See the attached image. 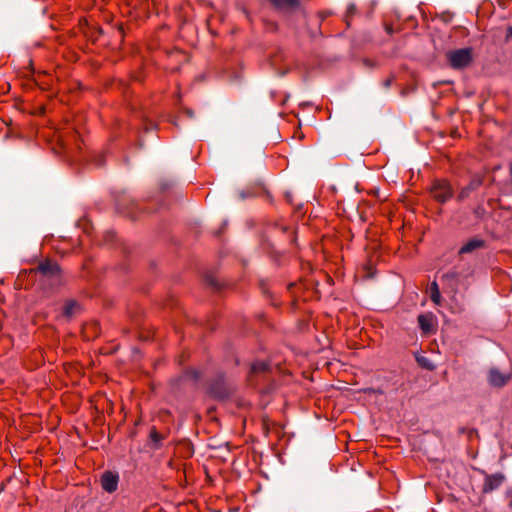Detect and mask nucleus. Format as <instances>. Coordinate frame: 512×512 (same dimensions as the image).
<instances>
[{
	"label": "nucleus",
	"mask_w": 512,
	"mask_h": 512,
	"mask_svg": "<svg viewBox=\"0 0 512 512\" xmlns=\"http://www.w3.org/2000/svg\"><path fill=\"white\" fill-rule=\"evenodd\" d=\"M269 369L270 363L262 360L254 362L251 366V370L253 373L265 372L268 371Z\"/></svg>",
	"instance_id": "obj_11"
},
{
	"label": "nucleus",
	"mask_w": 512,
	"mask_h": 512,
	"mask_svg": "<svg viewBox=\"0 0 512 512\" xmlns=\"http://www.w3.org/2000/svg\"><path fill=\"white\" fill-rule=\"evenodd\" d=\"M504 479H505V477L502 473L486 475L484 485H483V492L490 493L493 490L497 489L498 487L501 486Z\"/></svg>",
	"instance_id": "obj_5"
},
{
	"label": "nucleus",
	"mask_w": 512,
	"mask_h": 512,
	"mask_svg": "<svg viewBox=\"0 0 512 512\" xmlns=\"http://www.w3.org/2000/svg\"><path fill=\"white\" fill-rule=\"evenodd\" d=\"M78 308H79V305H78L77 302H75V301H68L65 304V306H64L63 314L66 317H71Z\"/></svg>",
	"instance_id": "obj_12"
},
{
	"label": "nucleus",
	"mask_w": 512,
	"mask_h": 512,
	"mask_svg": "<svg viewBox=\"0 0 512 512\" xmlns=\"http://www.w3.org/2000/svg\"><path fill=\"white\" fill-rule=\"evenodd\" d=\"M418 323L423 332L430 333L434 330L435 318L431 313L421 314L418 316Z\"/></svg>",
	"instance_id": "obj_7"
},
{
	"label": "nucleus",
	"mask_w": 512,
	"mask_h": 512,
	"mask_svg": "<svg viewBox=\"0 0 512 512\" xmlns=\"http://www.w3.org/2000/svg\"><path fill=\"white\" fill-rule=\"evenodd\" d=\"M506 38H507V40L512 39V26H510V27L507 29Z\"/></svg>",
	"instance_id": "obj_14"
},
{
	"label": "nucleus",
	"mask_w": 512,
	"mask_h": 512,
	"mask_svg": "<svg viewBox=\"0 0 512 512\" xmlns=\"http://www.w3.org/2000/svg\"><path fill=\"white\" fill-rule=\"evenodd\" d=\"M432 196L439 202H445L453 195V190L446 180H437L431 188Z\"/></svg>",
	"instance_id": "obj_2"
},
{
	"label": "nucleus",
	"mask_w": 512,
	"mask_h": 512,
	"mask_svg": "<svg viewBox=\"0 0 512 512\" xmlns=\"http://www.w3.org/2000/svg\"><path fill=\"white\" fill-rule=\"evenodd\" d=\"M511 378V373L509 371H500L497 368H491L488 372V382L491 386L494 387H502L504 386Z\"/></svg>",
	"instance_id": "obj_3"
},
{
	"label": "nucleus",
	"mask_w": 512,
	"mask_h": 512,
	"mask_svg": "<svg viewBox=\"0 0 512 512\" xmlns=\"http://www.w3.org/2000/svg\"><path fill=\"white\" fill-rule=\"evenodd\" d=\"M446 58L451 68L455 70H463L469 67L473 62V49L465 47L451 50L446 53Z\"/></svg>",
	"instance_id": "obj_1"
},
{
	"label": "nucleus",
	"mask_w": 512,
	"mask_h": 512,
	"mask_svg": "<svg viewBox=\"0 0 512 512\" xmlns=\"http://www.w3.org/2000/svg\"><path fill=\"white\" fill-rule=\"evenodd\" d=\"M151 438H152L153 441H158L159 440V436H158L157 432H155V431L152 432L151 433Z\"/></svg>",
	"instance_id": "obj_15"
},
{
	"label": "nucleus",
	"mask_w": 512,
	"mask_h": 512,
	"mask_svg": "<svg viewBox=\"0 0 512 512\" xmlns=\"http://www.w3.org/2000/svg\"><path fill=\"white\" fill-rule=\"evenodd\" d=\"M482 182L483 179L480 175L473 176L469 184L461 189L459 199L463 200L467 198L472 191L478 189L482 185Z\"/></svg>",
	"instance_id": "obj_6"
},
{
	"label": "nucleus",
	"mask_w": 512,
	"mask_h": 512,
	"mask_svg": "<svg viewBox=\"0 0 512 512\" xmlns=\"http://www.w3.org/2000/svg\"><path fill=\"white\" fill-rule=\"evenodd\" d=\"M430 298L434 304L439 305L441 303V294L437 282H432L429 288Z\"/></svg>",
	"instance_id": "obj_10"
},
{
	"label": "nucleus",
	"mask_w": 512,
	"mask_h": 512,
	"mask_svg": "<svg viewBox=\"0 0 512 512\" xmlns=\"http://www.w3.org/2000/svg\"><path fill=\"white\" fill-rule=\"evenodd\" d=\"M39 270L44 275L56 276L59 273V266L55 262L45 261L39 265Z\"/></svg>",
	"instance_id": "obj_9"
},
{
	"label": "nucleus",
	"mask_w": 512,
	"mask_h": 512,
	"mask_svg": "<svg viewBox=\"0 0 512 512\" xmlns=\"http://www.w3.org/2000/svg\"><path fill=\"white\" fill-rule=\"evenodd\" d=\"M119 483V475L116 472L105 471L101 476V486L104 491L113 493L117 490Z\"/></svg>",
	"instance_id": "obj_4"
},
{
	"label": "nucleus",
	"mask_w": 512,
	"mask_h": 512,
	"mask_svg": "<svg viewBox=\"0 0 512 512\" xmlns=\"http://www.w3.org/2000/svg\"><path fill=\"white\" fill-rule=\"evenodd\" d=\"M272 2L276 5H283V4H293L295 0H272Z\"/></svg>",
	"instance_id": "obj_13"
},
{
	"label": "nucleus",
	"mask_w": 512,
	"mask_h": 512,
	"mask_svg": "<svg viewBox=\"0 0 512 512\" xmlns=\"http://www.w3.org/2000/svg\"><path fill=\"white\" fill-rule=\"evenodd\" d=\"M419 362H420L423 366H425V367H427V368L432 369V367L428 366V364H427V360H426V359L419 360Z\"/></svg>",
	"instance_id": "obj_16"
},
{
	"label": "nucleus",
	"mask_w": 512,
	"mask_h": 512,
	"mask_svg": "<svg viewBox=\"0 0 512 512\" xmlns=\"http://www.w3.org/2000/svg\"><path fill=\"white\" fill-rule=\"evenodd\" d=\"M484 246V241L480 238H473L468 240L466 243L462 245L459 249V254H469L474 252L477 249H480Z\"/></svg>",
	"instance_id": "obj_8"
}]
</instances>
